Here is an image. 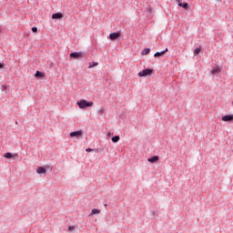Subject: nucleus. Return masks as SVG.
Returning <instances> with one entry per match:
<instances>
[{"mask_svg":"<svg viewBox=\"0 0 233 233\" xmlns=\"http://www.w3.org/2000/svg\"><path fill=\"white\" fill-rule=\"evenodd\" d=\"M76 104L79 106V108L85 109V108L93 106L94 102H88L85 99H82V100L77 101Z\"/></svg>","mask_w":233,"mask_h":233,"instance_id":"1","label":"nucleus"},{"mask_svg":"<svg viewBox=\"0 0 233 233\" xmlns=\"http://www.w3.org/2000/svg\"><path fill=\"white\" fill-rule=\"evenodd\" d=\"M151 74H154V69L145 68L138 72V77H147V76H151Z\"/></svg>","mask_w":233,"mask_h":233,"instance_id":"2","label":"nucleus"},{"mask_svg":"<svg viewBox=\"0 0 233 233\" xmlns=\"http://www.w3.org/2000/svg\"><path fill=\"white\" fill-rule=\"evenodd\" d=\"M69 56L72 59H79V57H85V54H83V52L79 51V52H72L70 53Z\"/></svg>","mask_w":233,"mask_h":233,"instance_id":"3","label":"nucleus"},{"mask_svg":"<svg viewBox=\"0 0 233 233\" xmlns=\"http://www.w3.org/2000/svg\"><path fill=\"white\" fill-rule=\"evenodd\" d=\"M70 137H81L83 136V130L73 131L69 134Z\"/></svg>","mask_w":233,"mask_h":233,"instance_id":"4","label":"nucleus"},{"mask_svg":"<svg viewBox=\"0 0 233 233\" xmlns=\"http://www.w3.org/2000/svg\"><path fill=\"white\" fill-rule=\"evenodd\" d=\"M118 37H121L120 32H114L109 35V39L111 41H114L115 39H118Z\"/></svg>","mask_w":233,"mask_h":233,"instance_id":"5","label":"nucleus"},{"mask_svg":"<svg viewBox=\"0 0 233 233\" xmlns=\"http://www.w3.org/2000/svg\"><path fill=\"white\" fill-rule=\"evenodd\" d=\"M167 52H168V48H166L163 51L155 53L154 57H163V56H165L167 54Z\"/></svg>","mask_w":233,"mask_h":233,"instance_id":"6","label":"nucleus"},{"mask_svg":"<svg viewBox=\"0 0 233 233\" xmlns=\"http://www.w3.org/2000/svg\"><path fill=\"white\" fill-rule=\"evenodd\" d=\"M222 121L232 123L233 121V115H226L222 116Z\"/></svg>","mask_w":233,"mask_h":233,"instance_id":"7","label":"nucleus"},{"mask_svg":"<svg viewBox=\"0 0 233 233\" xmlns=\"http://www.w3.org/2000/svg\"><path fill=\"white\" fill-rule=\"evenodd\" d=\"M148 163H157L159 161V157L153 156L147 159Z\"/></svg>","mask_w":233,"mask_h":233,"instance_id":"8","label":"nucleus"},{"mask_svg":"<svg viewBox=\"0 0 233 233\" xmlns=\"http://www.w3.org/2000/svg\"><path fill=\"white\" fill-rule=\"evenodd\" d=\"M52 19H63L62 13H55L52 15Z\"/></svg>","mask_w":233,"mask_h":233,"instance_id":"9","label":"nucleus"},{"mask_svg":"<svg viewBox=\"0 0 233 233\" xmlns=\"http://www.w3.org/2000/svg\"><path fill=\"white\" fill-rule=\"evenodd\" d=\"M4 157H5V159H14V157H15V156L10 152H7L4 155Z\"/></svg>","mask_w":233,"mask_h":233,"instance_id":"10","label":"nucleus"},{"mask_svg":"<svg viewBox=\"0 0 233 233\" xmlns=\"http://www.w3.org/2000/svg\"><path fill=\"white\" fill-rule=\"evenodd\" d=\"M36 173L37 174H46V168L43 167H39L36 169Z\"/></svg>","mask_w":233,"mask_h":233,"instance_id":"11","label":"nucleus"},{"mask_svg":"<svg viewBox=\"0 0 233 233\" xmlns=\"http://www.w3.org/2000/svg\"><path fill=\"white\" fill-rule=\"evenodd\" d=\"M44 76H45V73L41 71H36L35 74V77H36V79H41V77H43Z\"/></svg>","mask_w":233,"mask_h":233,"instance_id":"12","label":"nucleus"},{"mask_svg":"<svg viewBox=\"0 0 233 233\" xmlns=\"http://www.w3.org/2000/svg\"><path fill=\"white\" fill-rule=\"evenodd\" d=\"M178 6H180L181 8H185V10H187L190 5H188V3H178Z\"/></svg>","mask_w":233,"mask_h":233,"instance_id":"13","label":"nucleus"},{"mask_svg":"<svg viewBox=\"0 0 233 233\" xmlns=\"http://www.w3.org/2000/svg\"><path fill=\"white\" fill-rule=\"evenodd\" d=\"M96 214H101V210L97 209V208H94L91 210V213L89 216H94Z\"/></svg>","mask_w":233,"mask_h":233,"instance_id":"14","label":"nucleus"},{"mask_svg":"<svg viewBox=\"0 0 233 233\" xmlns=\"http://www.w3.org/2000/svg\"><path fill=\"white\" fill-rule=\"evenodd\" d=\"M146 15L149 18L152 17V10L148 7L146 10Z\"/></svg>","mask_w":233,"mask_h":233,"instance_id":"15","label":"nucleus"},{"mask_svg":"<svg viewBox=\"0 0 233 233\" xmlns=\"http://www.w3.org/2000/svg\"><path fill=\"white\" fill-rule=\"evenodd\" d=\"M219 72V67H214L211 70V74H213V76H218V73Z\"/></svg>","mask_w":233,"mask_h":233,"instance_id":"16","label":"nucleus"},{"mask_svg":"<svg viewBox=\"0 0 233 233\" xmlns=\"http://www.w3.org/2000/svg\"><path fill=\"white\" fill-rule=\"evenodd\" d=\"M147 54H150V48H145L142 52V56H147Z\"/></svg>","mask_w":233,"mask_h":233,"instance_id":"17","label":"nucleus"},{"mask_svg":"<svg viewBox=\"0 0 233 233\" xmlns=\"http://www.w3.org/2000/svg\"><path fill=\"white\" fill-rule=\"evenodd\" d=\"M119 139H120V137H119V136H117V135L114 136V137L111 138V140H112L113 143H117V141H119Z\"/></svg>","mask_w":233,"mask_h":233,"instance_id":"18","label":"nucleus"},{"mask_svg":"<svg viewBox=\"0 0 233 233\" xmlns=\"http://www.w3.org/2000/svg\"><path fill=\"white\" fill-rule=\"evenodd\" d=\"M97 65H99V63L97 62H90L88 68H94V66H97Z\"/></svg>","mask_w":233,"mask_h":233,"instance_id":"19","label":"nucleus"},{"mask_svg":"<svg viewBox=\"0 0 233 233\" xmlns=\"http://www.w3.org/2000/svg\"><path fill=\"white\" fill-rule=\"evenodd\" d=\"M201 52V48H199V47H197V48H195V50H194V54L195 55H198V54H199Z\"/></svg>","mask_w":233,"mask_h":233,"instance_id":"20","label":"nucleus"},{"mask_svg":"<svg viewBox=\"0 0 233 233\" xmlns=\"http://www.w3.org/2000/svg\"><path fill=\"white\" fill-rule=\"evenodd\" d=\"M74 228H76V226H69L67 228V230H74Z\"/></svg>","mask_w":233,"mask_h":233,"instance_id":"21","label":"nucleus"},{"mask_svg":"<svg viewBox=\"0 0 233 233\" xmlns=\"http://www.w3.org/2000/svg\"><path fill=\"white\" fill-rule=\"evenodd\" d=\"M32 32H34L35 34L37 33V27L35 26L32 27Z\"/></svg>","mask_w":233,"mask_h":233,"instance_id":"22","label":"nucleus"},{"mask_svg":"<svg viewBox=\"0 0 233 233\" xmlns=\"http://www.w3.org/2000/svg\"><path fill=\"white\" fill-rule=\"evenodd\" d=\"M106 136H107V137H110L111 136H114V133H112V132H107Z\"/></svg>","mask_w":233,"mask_h":233,"instance_id":"23","label":"nucleus"},{"mask_svg":"<svg viewBox=\"0 0 233 233\" xmlns=\"http://www.w3.org/2000/svg\"><path fill=\"white\" fill-rule=\"evenodd\" d=\"M94 149H92V148H90V147H87L86 149V152H92Z\"/></svg>","mask_w":233,"mask_h":233,"instance_id":"24","label":"nucleus"},{"mask_svg":"<svg viewBox=\"0 0 233 233\" xmlns=\"http://www.w3.org/2000/svg\"><path fill=\"white\" fill-rule=\"evenodd\" d=\"M4 66H5V64L0 63V68H3Z\"/></svg>","mask_w":233,"mask_h":233,"instance_id":"25","label":"nucleus"},{"mask_svg":"<svg viewBox=\"0 0 233 233\" xmlns=\"http://www.w3.org/2000/svg\"><path fill=\"white\" fill-rule=\"evenodd\" d=\"M98 112H100V113L102 114V112H103V109H101V108H100V109L98 110Z\"/></svg>","mask_w":233,"mask_h":233,"instance_id":"26","label":"nucleus"},{"mask_svg":"<svg viewBox=\"0 0 233 233\" xmlns=\"http://www.w3.org/2000/svg\"><path fill=\"white\" fill-rule=\"evenodd\" d=\"M4 88H6V86H3Z\"/></svg>","mask_w":233,"mask_h":233,"instance_id":"27","label":"nucleus"},{"mask_svg":"<svg viewBox=\"0 0 233 233\" xmlns=\"http://www.w3.org/2000/svg\"><path fill=\"white\" fill-rule=\"evenodd\" d=\"M179 3V0H177Z\"/></svg>","mask_w":233,"mask_h":233,"instance_id":"28","label":"nucleus"},{"mask_svg":"<svg viewBox=\"0 0 233 233\" xmlns=\"http://www.w3.org/2000/svg\"><path fill=\"white\" fill-rule=\"evenodd\" d=\"M105 207H106V204H105Z\"/></svg>","mask_w":233,"mask_h":233,"instance_id":"29","label":"nucleus"}]
</instances>
